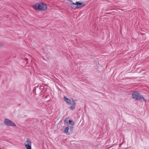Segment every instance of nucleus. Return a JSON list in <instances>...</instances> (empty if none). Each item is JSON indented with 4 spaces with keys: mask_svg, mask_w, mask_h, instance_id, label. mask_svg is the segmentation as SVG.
<instances>
[{
    "mask_svg": "<svg viewBox=\"0 0 149 149\" xmlns=\"http://www.w3.org/2000/svg\"><path fill=\"white\" fill-rule=\"evenodd\" d=\"M70 5H76V7L77 8L84 7L85 6V4L84 2H80L79 1H76L75 3L72 2Z\"/></svg>",
    "mask_w": 149,
    "mask_h": 149,
    "instance_id": "obj_4",
    "label": "nucleus"
},
{
    "mask_svg": "<svg viewBox=\"0 0 149 149\" xmlns=\"http://www.w3.org/2000/svg\"><path fill=\"white\" fill-rule=\"evenodd\" d=\"M2 46H3L2 44L0 45V47H1Z\"/></svg>",
    "mask_w": 149,
    "mask_h": 149,
    "instance_id": "obj_14",
    "label": "nucleus"
},
{
    "mask_svg": "<svg viewBox=\"0 0 149 149\" xmlns=\"http://www.w3.org/2000/svg\"><path fill=\"white\" fill-rule=\"evenodd\" d=\"M69 123L71 124L72 122V120H70L69 121Z\"/></svg>",
    "mask_w": 149,
    "mask_h": 149,
    "instance_id": "obj_13",
    "label": "nucleus"
},
{
    "mask_svg": "<svg viewBox=\"0 0 149 149\" xmlns=\"http://www.w3.org/2000/svg\"><path fill=\"white\" fill-rule=\"evenodd\" d=\"M27 60V58H26V60Z\"/></svg>",
    "mask_w": 149,
    "mask_h": 149,
    "instance_id": "obj_16",
    "label": "nucleus"
},
{
    "mask_svg": "<svg viewBox=\"0 0 149 149\" xmlns=\"http://www.w3.org/2000/svg\"><path fill=\"white\" fill-rule=\"evenodd\" d=\"M75 106H72L70 107V108L71 110H73L74 109H75Z\"/></svg>",
    "mask_w": 149,
    "mask_h": 149,
    "instance_id": "obj_10",
    "label": "nucleus"
},
{
    "mask_svg": "<svg viewBox=\"0 0 149 149\" xmlns=\"http://www.w3.org/2000/svg\"><path fill=\"white\" fill-rule=\"evenodd\" d=\"M64 123L65 124H66L68 123V122L66 120H65Z\"/></svg>",
    "mask_w": 149,
    "mask_h": 149,
    "instance_id": "obj_12",
    "label": "nucleus"
},
{
    "mask_svg": "<svg viewBox=\"0 0 149 149\" xmlns=\"http://www.w3.org/2000/svg\"><path fill=\"white\" fill-rule=\"evenodd\" d=\"M122 144V143H121V144L120 145V146H119L120 147V146H121V144Z\"/></svg>",
    "mask_w": 149,
    "mask_h": 149,
    "instance_id": "obj_15",
    "label": "nucleus"
},
{
    "mask_svg": "<svg viewBox=\"0 0 149 149\" xmlns=\"http://www.w3.org/2000/svg\"><path fill=\"white\" fill-rule=\"evenodd\" d=\"M71 8L72 9H76L77 8L76 7V6H71Z\"/></svg>",
    "mask_w": 149,
    "mask_h": 149,
    "instance_id": "obj_11",
    "label": "nucleus"
},
{
    "mask_svg": "<svg viewBox=\"0 0 149 149\" xmlns=\"http://www.w3.org/2000/svg\"><path fill=\"white\" fill-rule=\"evenodd\" d=\"M69 128V129L70 130V131L72 132L73 131V130L74 129L73 127L71 126L70 127V128Z\"/></svg>",
    "mask_w": 149,
    "mask_h": 149,
    "instance_id": "obj_9",
    "label": "nucleus"
},
{
    "mask_svg": "<svg viewBox=\"0 0 149 149\" xmlns=\"http://www.w3.org/2000/svg\"><path fill=\"white\" fill-rule=\"evenodd\" d=\"M70 105H72L74 106H75V105L76 104L75 102H74V100L73 98H72L71 102H70Z\"/></svg>",
    "mask_w": 149,
    "mask_h": 149,
    "instance_id": "obj_8",
    "label": "nucleus"
},
{
    "mask_svg": "<svg viewBox=\"0 0 149 149\" xmlns=\"http://www.w3.org/2000/svg\"><path fill=\"white\" fill-rule=\"evenodd\" d=\"M132 97L137 100H141L142 101H146V100L141 93L138 91L134 92L132 94Z\"/></svg>",
    "mask_w": 149,
    "mask_h": 149,
    "instance_id": "obj_1",
    "label": "nucleus"
},
{
    "mask_svg": "<svg viewBox=\"0 0 149 149\" xmlns=\"http://www.w3.org/2000/svg\"><path fill=\"white\" fill-rule=\"evenodd\" d=\"M33 8L35 9H39L45 10L47 8V5L43 3H36V5H33L32 6Z\"/></svg>",
    "mask_w": 149,
    "mask_h": 149,
    "instance_id": "obj_2",
    "label": "nucleus"
},
{
    "mask_svg": "<svg viewBox=\"0 0 149 149\" xmlns=\"http://www.w3.org/2000/svg\"><path fill=\"white\" fill-rule=\"evenodd\" d=\"M4 123L7 126H16V125L11 120L6 118L4 119Z\"/></svg>",
    "mask_w": 149,
    "mask_h": 149,
    "instance_id": "obj_3",
    "label": "nucleus"
},
{
    "mask_svg": "<svg viewBox=\"0 0 149 149\" xmlns=\"http://www.w3.org/2000/svg\"><path fill=\"white\" fill-rule=\"evenodd\" d=\"M31 142L29 141V139L27 138L25 143V146L27 149H31Z\"/></svg>",
    "mask_w": 149,
    "mask_h": 149,
    "instance_id": "obj_5",
    "label": "nucleus"
},
{
    "mask_svg": "<svg viewBox=\"0 0 149 149\" xmlns=\"http://www.w3.org/2000/svg\"><path fill=\"white\" fill-rule=\"evenodd\" d=\"M69 129V128L68 127H66L63 131L64 133H66L67 135H69L70 133L68 132Z\"/></svg>",
    "mask_w": 149,
    "mask_h": 149,
    "instance_id": "obj_6",
    "label": "nucleus"
},
{
    "mask_svg": "<svg viewBox=\"0 0 149 149\" xmlns=\"http://www.w3.org/2000/svg\"><path fill=\"white\" fill-rule=\"evenodd\" d=\"M64 99L68 104H70L72 100L69 99L65 97H64Z\"/></svg>",
    "mask_w": 149,
    "mask_h": 149,
    "instance_id": "obj_7",
    "label": "nucleus"
}]
</instances>
